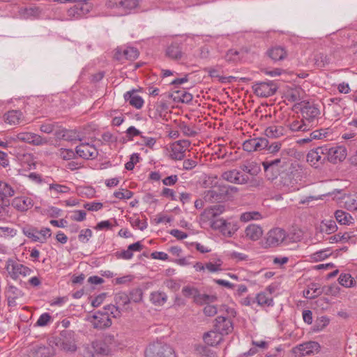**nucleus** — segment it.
<instances>
[{
	"label": "nucleus",
	"mask_w": 357,
	"mask_h": 357,
	"mask_svg": "<svg viewBox=\"0 0 357 357\" xmlns=\"http://www.w3.org/2000/svg\"><path fill=\"white\" fill-rule=\"evenodd\" d=\"M22 233L32 241L35 242L37 238L38 229L31 225H26L22 228Z\"/></svg>",
	"instance_id": "a18cd8bd"
},
{
	"label": "nucleus",
	"mask_w": 357,
	"mask_h": 357,
	"mask_svg": "<svg viewBox=\"0 0 357 357\" xmlns=\"http://www.w3.org/2000/svg\"><path fill=\"white\" fill-rule=\"evenodd\" d=\"M255 300L257 304L261 307H269L273 305V297L266 291H262L257 294Z\"/></svg>",
	"instance_id": "c756f323"
},
{
	"label": "nucleus",
	"mask_w": 357,
	"mask_h": 357,
	"mask_svg": "<svg viewBox=\"0 0 357 357\" xmlns=\"http://www.w3.org/2000/svg\"><path fill=\"white\" fill-rule=\"evenodd\" d=\"M314 60V65H315L318 68H322L326 66V64L328 63V59L326 56H324L322 54L317 55Z\"/></svg>",
	"instance_id": "0e129e2a"
},
{
	"label": "nucleus",
	"mask_w": 357,
	"mask_h": 357,
	"mask_svg": "<svg viewBox=\"0 0 357 357\" xmlns=\"http://www.w3.org/2000/svg\"><path fill=\"white\" fill-rule=\"evenodd\" d=\"M225 211V206L222 205H215L207 209H206L202 214L203 217H206L208 219L213 218Z\"/></svg>",
	"instance_id": "473e14b6"
},
{
	"label": "nucleus",
	"mask_w": 357,
	"mask_h": 357,
	"mask_svg": "<svg viewBox=\"0 0 357 357\" xmlns=\"http://www.w3.org/2000/svg\"><path fill=\"white\" fill-rule=\"evenodd\" d=\"M180 129L185 136L194 137L197 135V132L192 128L185 123H181L180 125Z\"/></svg>",
	"instance_id": "e2e57ef3"
},
{
	"label": "nucleus",
	"mask_w": 357,
	"mask_h": 357,
	"mask_svg": "<svg viewBox=\"0 0 357 357\" xmlns=\"http://www.w3.org/2000/svg\"><path fill=\"white\" fill-rule=\"evenodd\" d=\"M58 155L63 160H68L74 158L75 153L72 149H61L59 150Z\"/></svg>",
	"instance_id": "680f3d73"
},
{
	"label": "nucleus",
	"mask_w": 357,
	"mask_h": 357,
	"mask_svg": "<svg viewBox=\"0 0 357 357\" xmlns=\"http://www.w3.org/2000/svg\"><path fill=\"white\" fill-rule=\"evenodd\" d=\"M226 61L229 62H236L240 59L239 52L236 50H229L225 56Z\"/></svg>",
	"instance_id": "052dcab7"
},
{
	"label": "nucleus",
	"mask_w": 357,
	"mask_h": 357,
	"mask_svg": "<svg viewBox=\"0 0 357 357\" xmlns=\"http://www.w3.org/2000/svg\"><path fill=\"white\" fill-rule=\"evenodd\" d=\"M266 54L274 61L284 60L287 55L286 50L282 46L272 47Z\"/></svg>",
	"instance_id": "b1692460"
},
{
	"label": "nucleus",
	"mask_w": 357,
	"mask_h": 357,
	"mask_svg": "<svg viewBox=\"0 0 357 357\" xmlns=\"http://www.w3.org/2000/svg\"><path fill=\"white\" fill-rule=\"evenodd\" d=\"M214 328L220 332L222 336L227 335L233 331V323L230 319L223 316H218L215 319Z\"/></svg>",
	"instance_id": "2eb2a0df"
},
{
	"label": "nucleus",
	"mask_w": 357,
	"mask_h": 357,
	"mask_svg": "<svg viewBox=\"0 0 357 357\" xmlns=\"http://www.w3.org/2000/svg\"><path fill=\"white\" fill-rule=\"evenodd\" d=\"M190 146V142L187 139L178 140L170 146V157L173 160H181L184 158L186 150Z\"/></svg>",
	"instance_id": "ddd939ff"
},
{
	"label": "nucleus",
	"mask_w": 357,
	"mask_h": 357,
	"mask_svg": "<svg viewBox=\"0 0 357 357\" xmlns=\"http://www.w3.org/2000/svg\"><path fill=\"white\" fill-rule=\"evenodd\" d=\"M115 303L116 305L122 307L123 310L128 309V305L130 302V298L125 292H119L115 295Z\"/></svg>",
	"instance_id": "58836bf2"
},
{
	"label": "nucleus",
	"mask_w": 357,
	"mask_h": 357,
	"mask_svg": "<svg viewBox=\"0 0 357 357\" xmlns=\"http://www.w3.org/2000/svg\"><path fill=\"white\" fill-rule=\"evenodd\" d=\"M92 236V231L90 229H85L81 230L78 238L79 241L85 243H87L90 238Z\"/></svg>",
	"instance_id": "338daca9"
},
{
	"label": "nucleus",
	"mask_w": 357,
	"mask_h": 357,
	"mask_svg": "<svg viewBox=\"0 0 357 357\" xmlns=\"http://www.w3.org/2000/svg\"><path fill=\"white\" fill-rule=\"evenodd\" d=\"M335 218L340 225H350L354 222L352 216L349 213L342 210H337L335 212Z\"/></svg>",
	"instance_id": "c85d7f7f"
},
{
	"label": "nucleus",
	"mask_w": 357,
	"mask_h": 357,
	"mask_svg": "<svg viewBox=\"0 0 357 357\" xmlns=\"http://www.w3.org/2000/svg\"><path fill=\"white\" fill-rule=\"evenodd\" d=\"M86 213L83 210H76L73 211L70 219L74 221L82 222L86 219Z\"/></svg>",
	"instance_id": "774afa93"
},
{
	"label": "nucleus",
	"mask_w": 357,
	"mask_h": 357,
	"mask_svg": "<svg viewBox=\"0 0 357 357\" xmlns=\"http://www.w3.org/2000/svg\"><path fill=\"white\" fill-rule=\"evenodd\" d=\"M329 324V319L327 317L322 316L316 320V324L314 326V331H321Z\"/></svg>",
	"instance_id": "6e6d98bb"
},
{
	"label": "nucleus",
	"mask_w": 357,
	"mask_h": 357,
	"mask_svg": "<svg viewBox=\"0 0 357 357\" xmlns=\"http://www.w3.org/2000/svg\"><path fill=\"white\" fill-rule=\"evenodd\" d=\"M139 56L138 50L135 47H126L123 50L118 49L115 54V57L118 60L126 59L128 60H135Z\"/></svg>",
	"instance_id": "5701e85b"
},
{
	"label": "nucleus",
	"mask_w": 357,
	"mask_h": 357,
	"mask_svg": "<svg viewBox=\"0 0 357 357\" xmlns=\"http://www.w3.org/2000/svg\"><path fill=\"white\" fill-rule=\"evenodd\" d=\"M6 269L9 275L15 280L18 278L20 275L26 277L29 275L31 273V270L29 268L24 266L23 264H19L11 259L7 260Z\"/></svg>",
	"instance_id": "6e6552de"
},
{
	"label": "nucleus",
	"mask_w": 357,
	"mask_h": 357,
	"mask_svg": "<svg viewBox=\"0 0 357 357\" xmlns=\"http://www.w3.org/2000/svg\"><path fill=\"white\" fill-rule=\"evenodd\" d=\"M22 113L20 110H10L4 114L3 119L4 122L10 126H15L20 123Z\"/></svg>",
	"instance_id": "393cba45"
},
{
	"label": "nucleus",
	"mask_w": 357,
	"mask_h": 357,
	"mask_svg": "<svg viewBox=\"0 0 357 357\" xmlns=\"http://www.w3.org/2000/svg\"><path fill=\"white\" fill-rule=\"evenodd\" d=\"M76 153L84 159H93L98 153L94 145L89 143H81L76 147Z\"/></svg>",
	"instance_id": "4468645a"
},
{
	"label": "nucleus",
	"mask_w": 357,
	"mask_h": 357,
	"mask_svg": "<svg viewBox=\"0 0 357 357\" xmlns=\"http://www.w3.org/2000/svg\"><path fill=\"white\" fill-rule=\"evenodd\" d=\"M64 140L68 142L81 141L80 135L75 130H66L64 135Z\"/></svg>",
	"instance_id": "8fccbe9b"
},
{
	"label": "nucleus",
	"mask_w": 357,
	"mask_h": 357,
	"mask_svg": "<svg viewBox=\"0 0 357 357\" xmlns=\"http://www.w3.org/2000/svg\"><path fill=\"white\" fill-rule=\"evenodd\" d=\"M351 237V235L349 233L345 232L343 234H337L334 236H332L329 238L330 242L338 243V242H347Z\"/></svg>",
	"instance_id": "3c124183"
},
{
	"label": "nucleus",
	"mask_w": 357,
	"mask_h": 357,
	"mask_svg": "<svg viewBox=\"0 0 357 357\" xmlns=\"http://www.w3.org/2000/svg\"><path fill=\"white\" fill-rule=\"evenodd\" d=\"M293 352L297 357H303L312 353V342L309 341L299 344L293 349Z\"/></svg>",
	"instance_id": "cd10ccee"
},
{
	"label": "nucleus",
	"mask_w": 357,
	"mask_h": 357,
	"mask_svg": "<svg viewBox=\"0 0 357 357\" xmlns=\"http://www.w3.org/2000/svg\"><path fill=\"white\" fill-rule=\"evenodd\" d=\"M15 190L14 188L8 183L0 180V200L3 202L4 199L11 197L15 195Z\"/></svg>",
	"instance_id": "bb28decb"
},
{
	"label": "nucleus",
	"mask_w": 357,
	"mask_h": 357,
	"mask_svg": "<svg viewBox=\"0 0 357 357\" xmlns=\"http://www.w3.org/2000/svg\"><path fill=\"white\" fill-rule=\"evenodd\" d=\"M268 146V141L264 138H253L245 141L243 149L248 152L257 151L264 149Z\"/></svg>",
	"instance_id": "dca6fc26"
},
{
	"label": "nucleus",
	"mask_w": 357,
	"mask_h": 357,
	"mask_svg": "<svg viewBox=\"0 0 357 357\" xmlns=\"http://www.w3.org/2000/svg\"><path fill=\"white\" fill-rule=\"evenodd\" d=\"M339 283L346 287H353L356 285L355 279L349 273H341L338 278Z\"/></svg>",
	"instance_id": "ea45409f"
},
{
	"label": "nucleus",
	"mask_w": 357,
	"mask_h": 357,
	"mask_svg": "<svg viewBox=\"0 0 357 357\" xmlns=\"http://www.w3.org/2000/svg\"><path fill=\"white\" fill-rule=\"evenodd\" d=\"M58 127V123L54 122H46L40 125V130L42 132L46 133V134H50L52 133L55 128Z\"/></svg>",
	"instance_id": "864d4df0"
},
{
	"label": "nucleus",
	"mask_w": 357,
	"mask_h": 357,
	"mask_svg": "<svg viewBox=\"0 0 357 357\" xmlns=\"http://www.w3.org/2000/svg\"><path fill=\"white\" fill-rule=\"evenodd\" d=\"M238 188L230 185H220L218 188L204 192V199L208 202H220L226 198L227 195L236 193Z\"/></svg>",
	"instance_id": "7ed1b4c3"
},
{
	"label": "nucleus",
	"mask_w": 357,
	"mask_h": 357,
	"mask_svg": "<svg viewBox=\"0 0 357 357\" xmlns=\"http://www.w3.org/2000/svg\"><path fill=\"white\" fill-rule=\"evenodd\" d=\"M305 232V229H301L298 226H293L287 234V238L293 242H298L302 239Z\"/></svg>",
	"instance_id": "e433bc0d"
},
{
	"label": "nucleus",
	"mask_w": 357,
	"mask_h": 357,
	"mask_svg": "<svg viewBox=\"0 0 357 357\" xmlns=\"http://www.w3.org/2000/svg\"><path fill=\"white\" fill-rule=\"evenodd\" d=\"M325 222L322 221L319 226H317L315 228V240L317 242H320L324 238V236L323 235L325 233Z\"/></svg>",
	"instance_id": "13d9d810"
},
{
	"label": "nucleus",
	"mask_w": 357,
	"mask_h": 357,
	"mask_svg": "<svg viewBox=\"0 0 357 357\" xmlns=\"http://www.w3.org/2000/svg\"><path fill=\"white\" fill-rule=\"evenodd\" d=\"M303 174L301 165H292L287 172H283L280 174V178L275 183L278 189L284 193L296 190V184L298 181L301 180Z\"/></svg>",
	"instance_id": "f257e3e1"
},
{
	"label": "nucleus",
	"mask_w": 357,
	"mask_h": 357,
	"mask_svg": "<svg viewBox=\"0 0 357 357\" xmlns=\"http://www.w3.org/2000/svg\"><path fill=\"white\" fill-rule=\"evenodd\" d=\"M60 347L66 351L74 352L77 349V346L74 340H63Z\"/></svg>",
	"instance_id": "09e8293b"
},
{
	"label": "nucleus",
	"mask_w": 357,
	"mask_h": 357,
	"mask_svg": "<svg viewBox=\"0 0 357 357\" xmlns=\"http://www.w3.org/2000/svg\"><path fill=\"white\" fill-rule=\"evenodd\" d=\"M120 306H115L114 305H108L105 307V312H109V316H112L114 318H118L121 317Z\"/></svg>",
	"instance_id": "5fc2aeb1"
},
{
	"label": "nucleus",
	"mask_w": 357,
	"mask_h": 357,
	"mask_svg": "<svg viewBox=\"0 0 357 357\" xmlns=\"http://www.w3.org/2000/svg\"><path fill=\"white\" fill-rule=\"evenodd\" d=\"M123 97L126 102L137 109H141L144 105V101L143 98L136 94L135 90L127 91Z\"/></svg>",
	"instance_id": "4be33fe9"
},
{
	"label": "nucleus",
	"mask_w": 357,
	"mask_h": 357,
	"mask_svg": "<svg viewBox=\"0 0 357 357\" xmlns=\"http://www.w3.org/2000/svg\"><path fill=\"white\" fill-rule=\"evenodd\" d=\"M165 55L170 59L174 61L181 60L184 56L181 45L176 42L172 43L167 46Z\"/></svg>",
	"instance_id": "a211bd4d"
},
{
	"label": "nucleus",
	"mask_w": 357,
	"mask_h": 357,
	"mask_svg": "<svg viewBox=\"0 0 357 357\" xmlns=\"http://www.w3.org/2000/svg\"><path fill=\"white\" fill-rule=\"evenodd\" d=\"M328 160L330 159L333 163L344 160L347 155L346 148L342 146L328 149Z\"/></svg>",
	"instance_id": "6ab92c4d"
},
{
	"label": "nucleus",
	"mask_w": 357,
	"mask_h": 357,
	"mask_svg": "<svg viewBox=\"0 0 357 357\" xmlns=\"http://www.w3.org/2000/svg\"><path fill=\"white\" fill-rule=\"evenodd\" d=\"M262 165L264 169L266 176L268 180L273 181L275 179L278 175L280 174L279 173L280 168L275 167L274 165L272 166L269 163H268V162H263Z\"/></svg>",
	"instance_id": "7c9ffc66"
},
{
	"label": "nucleus",
	"mask_w": 357,
	"mask_h": 357,
	"mask_svg": "<svg viewBox=\"0 0 357 357\" xmlns=\"http://www.w3.org/2000/svg\"><path fill=\"white\" fill-rule=\"evenodd\" d=\"M74 6L68 10V15L77 19L86 15L91 10V6L86 0H76Z\"/></svg>",
	"instance_id": "f8f14e48"
},
{
	"label": "nucleus",
	"mask_w": 357,
	"mask_h": 357,
	"mask_svg": "<svg viewBox=\"0 0 357 357\" xmlns=\"http://www.w3.org/2000/svg\"><path fill=\"white\" fill-rule=\"evenodd\" d=\"M92 344L97 354L108 355L110 353V349L104 343L100 342H93Z\"/></svg>",
	"instance_id": "49530a36"
},
{
	"label": "nucleus",
	"mask_w": 357,
	"mask_h": 357,
	"mask_svg": "<svg viewBox=\"0 0 357 357\" xmlns=\"http://www.w3.org/2000/svg\"><path fill=\"white\" fill-rule=\"evenodd\" d=\"M255 93L259 97H269L277 91V86L273 82H257L252 86Z\"/></svg>",
	"instance_id": "9b49d317"
},
{
	"label": "nucleus",
	"mask_w": 357,
	"mask_h": 357,
	"mask_svg": "<svg viewBox=\"0 0 357 357\" xmlns=\"http://www.w3.org/2000/svg\"><path fill=\"white\" fill-rule=\"evenodd\" d=\"M332 130L329 128L314 130V139H324L326 141L333 139Z\"/></svg>",
	"instance_id": "4c0bfd02"
},
{
	"label": "nucleus",
	"mask_w": 357,
	"mask_h": 357,
	"mask_svg": "<svg viewBox=\"0 0 357 357\" xmlns=\"http://www.w3.org/2000/svg\"><path fill=\"white\" fill-rule=\"evenodd\" d=\"M238 228L236 223L225 220L222 234L226 236H231L238 230Z\"/></svg>",
	"instance_id": "37998d69"
},
{
	"label": "nucleus",
	"mask_w": 357,
	"mask_h": 357,
	"mask_svg": "<svg viewBox=\"0 0 357 357\" xmlns=\"http://www.w3.org/2000/svg\"><path fill=\"white\" fill-rule=\"evenodd\" d=\"M6 294L10 306L15 305V300L22 296V291L13 285L8 286Z\"/></svg>",
	"instance_id": "a878e982"
},
{
	"label": "nucleus",
	"mask_w": 357,
	"mask_h": 357,
	"mask_svg": "<svg viewBox=\"0 0 357 357\" xmlns=\"http://www.w3.org/2000/svg\"><path fill=\"white\" fill-rule=\"evenodd\" d=\"M240 168L243 172L252 176H257L261 172L259 165L255 162L243 164L240 166Z\"/></svg>",
	"instance_id": "72a5a7b5"
},
{
	"label": "nucleus",
	"mask_w": 357,
	"mask_h": 357,
	"mask_svg": "<svg viewBox=\"0 0 357 357\" xmlns=\"http://www.w3.org/2000/svg\"><path fill=\"white\" fill-rule=\"evenodd\" d=\"M50 190H54L56 193H68L70 191V188L58 183H52L49 186Z\"/></svg>",
	"instance_id": "bf43d9fd"
},
{
	"label": "nucleus",
	"mask_w": 357,
	"mask_h": 357,
	"mask_svg": "<svg viewBox=\"0 0 357 357\" xmlns=\"http://www.w3.org/2000/svg\"><path fill=\"white\" fill-rule=\"evenodd\" d=\"M13 208L21 212H25L32 208L33 201L31 197L21 196L15 197L11 203Z\"/></svg>",
	"instance_id": "f3484780"
},
{
	"label": "nucleus",
	"mask_w": 357,
	"mask_h": 357,
	"mask_svg": "<svg viewBox=\"0 0 357 357\" xmlns=\"http://www.w3.org/2000/svg\"><path fill=\"white\" fill-rule=\"evenodd\" d=\"M140 138L142 139V144L149 149H153L156 144V138L147 137L143 135H140Z\"/></svg>",
	"instance_id": "69168bd1"
},
{
	"label": "nucleus",
	"mask_w": 357,
	"mask_h": 357,
	"mask_svg": "<svg viewBox=\"0 0 357 357\" xmlns=\"http://www.w3.org/2000/svg\"><path fill=\"white\" fill-rule=\"evenodd\" d=\"M150 299L154 305L161 306L166 303L167 296L163 291H157L151 294Z\"/></svg>",
	"instance_id": "f704fd0d"
},
{
	"label": "nucleus",
	"mask_w": 357,
	"mask_h": 357,
	"mask_svg": "<svg viewBox=\"0 0 357 357\" xmlns=\"http://www.w3.org/2000/svg\"><path fill=\"white\" fill-rule=\"evenodd\" d=\"M262 228L255 224H250L248 225L245 229V238L252 241H257L261 238L263 235Z\"/></svg>",
	"instance_id": "aec40b11"
},
{
	"label": "nucleus",
	"mask_w": 357,
	"mask_h": 357,
	"mask_svg": "<svg viewBox=\"0 0 357 357\" xmlns=\"http://www.w3.org/2000/svg\"><path fill=\"white\" fill-rule=\"evenodd\" d=\"M287 238V234L283 229L275 227L271 229L266 234V245L274 248L281 245Z\"/></svg>",
	"instance_id": "423d86ee"
},
{
	"label": "nucleus",
	"mask_w": 357,
	"mask_h": 357,
	"mask_svg": "<svg viewBox=\"0 0 357 357\" xmlns=\"http://www.w3.org/2000/svg\"><path fill=\"white\" fill-rule=\"evenodd\" d=\"M203 340L208 346L215 347L223 340V336L214 328V330L210 331L204 334Z\"/></svg>",
	"instance_id": "412c9836"
},
{
	"label": "nucleus",
	"mask_w": 357,
	"mask_h": 357,
	"mask_svg": "<svg viewBox=\"0 0 357 357\" xmlns=\"http://www.w3.org/2000/svg\"><path fill=\"white\" fill-rule=\"evenodd\" d=\"M182 294L186 298H192L194 302L198 305L214 303L218 299L217 296L215 295L199 294L197 288L191 286L183 287L182 289Z\"/></svg>",
	"instance_id": "20e7f679"
},
{
	"label": "nucleus",
	"mask_w": 357,
	"mask_h": 357,
	"mask_svg": "<svg viewBox=\"0 0 357 357\" xmlns=\"http://www.w3.org/2000/svg\"><path fill=\"white\" fill-rule=\"evenodd\" d=\"M88 320L92 324L94 328L102 330L111 326L112 322L109 316L108 312L98 311L92 316L89 317Z\"/></svg>",
	"instance_id": "1a4fd4ad"
},
{
	"label": "nucleus",
	"mask_w": 357,
	"mask_h": 357,
	"mask_svg": "<svg viewBox=\"0 0 357 357\" xmlns=\"http://www.w3.org/2000/svg\"><path fill=\"white\" fill-rule=\"evenodd\" d=\"M221 178L229 183L238 185H244L249 182V177L236 169L222 172Z\"/></svg>",
	"instance_id": "9d476101"
},
{
	"label": "nucleus",
	"mask_w": 357,
	"mask_h": 357,
	"mask_svg": "<svg viewBox=\"0 0 357 357\" xmlns=\"http://www.w3.org/2000/svg\"><path fill=\"white\" fill-rule=\"evenodd\" d=\"M133 196V192L127 189H121L114 192V197L119 199H129Z\"/></svg>",
	"instance_id": "4d7b16f0"
},
{
	"label": "nucleus",
	"mask_w": 357,
	"mask_h": 357,
	"mask_svg": "<svg viewBox=\"0 0 357 357\" xmlns=\"http://www.w3.org/2000/svg\"><path fill=\"white\" fill-rule=\"evenodd\" d=\"M222 261L220 259H216L214 262H207L205 264L206 272L209 273H218L222 271Z\"/></svg>",
	"instance_id": "a19ab883"
},
{
	"label": "nucleus",
	"mask_w": 357,
	"mask_h": 357,
	"mask_svg": "<svg viewBox=\"0 0 357 357\" xmlns=\"http://www.w3.org/2000/svg\"><path fill=\"white\" fill-rule=\"evenodd\" d=\"M38 236L35 239V242L44 243L51 236V230L49 228H43L40 231L38 230Z\"/></svg>",
	"instance_id": "603ef678"
},
{
	"label": "nucleus",
	"mask_w": 357,
	"mask_h": 357,
	"mask_svg": "<svg viewBox=\"0 0 357 357\" xmlns=\"http://www.w3.org/2000/svg\"><path fill=\"white\" fill-rule=\"evenodd\" d=\"M314 160L317 162L323 164L325 161L328 160V148L323 146H318L314 150Z\"/></svg>",
	"instance_id": "2f4dec72"
},
{
	"label": "nucleus",
	"mask_w": 357,
	"mask_h": 357,
	"mask_svg": "<svg viewBox=\"0 0 357 357\" xmlns=\"http://www.w3.org/2000/svg\"><path fill=\"white\" fill-rule=\"evenodd\" d=\"M175 96L174 97V100H176L178 102H181L183 103H189L192 101L193 96L184 91V90H178L174 92Z\"/></svg>",
	"instance_id": "79ce46f5"
},
{
	"label": "nucleus",
	"mask_w": 357,
	"mask_h": 357,
	"mask_svg": "<svg viewBox=\"0 0 357 357\" xmlns=\"http://www.w3.org/2000/svg\"><path fill=\"white\" fill-rule=\"evenodd\" d=\"M284 128L282 126L272 125L265 130V135L268 137L278 138L283 135Z\"/></svg>",
	"instance_id": "c9c22d12"
},
{
	"label": "nucleus",
	"mask_w": 357,
	"mask_h": 357,
	"mask_svg": "<svg viewBox=\"0 0 357 357\" xmlns=\"http://www.w3.org/2000/svg\"><path fill=\"white\" fill-rule=\"evenodd\" d=\"M262 218V215L258 211H248L243 213L240 216L242 222H246L250 220H258Z\"/></svg>",
	"instance_id": "c03bdc74"
},
{
	"label": "nucleus",
	"mask_w": 357,
	"mask_h": 357,
	"mask_svg": "<svg viewBox=\"0 0 357 357\" xmlns=\"http://www.w3.org/2000/svg\"><path fill=\"white\" fill-rule=\"evenodd\" d=\"M16 140L33 146H43L50 144V138L44 137L33 132H25L18 133L16 135Z\"/></svg>",
	"instance_id": "0eeeda50"
},
{
	"label": "nucleus",
	"mask_w": 357,
	"mask_h": 357,
	"mask_svg": "<svg viewBox=\"0 0 357 357\" xmlns=\"http://www.w3.org/2000/svg\"><path fill=\"white\" fill-rule=\"evenodd\" d=\"M37 357H52L54 351L52 347L41 346L36 351Z\"/></svg>",
	"instance_id": "de8ad7c7"
},
{
	"label": "nucleus",
	"mask_w": 357,
	"mask_h": 357,
	"mask_svg": "<svg viewBox=\"0 0 357 357\" xmlns=\"http://www.w3.org/2000/svg\"><path fill=\"white\" fill-rule=\"evenodd\" d=\"M106 6L111 9L116 10L118 15L130 14L139 6L138 0H107Z\"/></svg>",
	"instance_id": "39448f33"
},
{
	"label": "nucleus",
	"mask_w": 357,
	"mask_h": 357,
	"mask_svg": "<svg viewBox=\"0 0 357 357\" xmlns=\"http://www.w3.org/2000/svg\"><path fill=\"white\" fill-rule=\"evenodd\" d=\"M145 357H176L174 349L162 342H153L145 350Z\"/></svg>",
	"instance_id": "f03ea898"
}]
</instances>
